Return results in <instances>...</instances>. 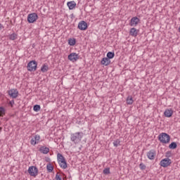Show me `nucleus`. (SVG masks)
I'll list each match as a JSON object with an SVG mask.
<instances>
[{
	"label": "nucleus",
	"instance_id": "nucleus-1",
	"mask_svg": "<svg viewBox=\"0 0 180 180\" xmlns=\"http://www.w3.org/2000/svg\"><path fill=\"white\" fill-rule=\"evenodd\" d=\"M82 137H84V132H75L70 134V141L74 143V144H79L82 140Z\"/></svg>",
	"mask_w": 180,
	"mask_h": 180
},
{
	"label": "nucleus",
	"instance_id": "nucleus-2",
	"mask_svg": "<svg viewBox=\"0 0 180 180\" xmlns=\"http://www.w3.org/2000/svg\"><path fill=\"white\" fill-rule=\"evenodd\" d=\"M158 140L160 143H162V144H168L171 141V136H169L167 133H162L159 134Z\"/></svg>",
	"mask_w": 180,
	"mask_h": 180
},
{
	"label": "nucleus",
	"instance_id": "nucleus-3",
	"mask_svg": "<svg viewBox=\"0 0 180 180\" xmlns=\"http://www.w3.org/2000/svg\"><path fill=\"white\" fill-rule=\"evenodd\" d=\"M28 174L31 176H34V178H36L37 175H39V169H37L35 166H31L28 168Z\"/></svg>",
	"mask_w": 180,
	"mask_h": 180
},
{
	"label": "nucleus",
	"instance_id": "nucleus-4",
	"mask_svg": "<svg viewBox=\"0 0 180 180\" xmlns=\"http://www.w3.org/2000/svg\"><path fill=\"white\" fill-rule=\"evenodd\" d=\"M27 70L32 72V71H36L37 70V62L36 60H31L27 64Z\"/></svg>",
	"mask_w": 180,
	"mask_h": 180
},
{
	"label": "nucleus",
	"instance_id": "nucleus-5",
	"mask_svg": "<svg viewBox=\"0 0 180 180\" xmlns=\"http://www.w3.org/2000/svg\"><path fill=\"white\" fill-rule=\"evenodd\" d=\"M37 19H39V16L36 13H32L31 14H29L27 16L28 23H34V22H36Z\"/></svg>",
	"mask_w": 180,
	"mask_h": 180
},
{
	"label": "nucleus",
	"instance_id": "nucleus-6",
	"mask_svg": "<svg viewBox=\"0 0 180 180\" xmlns=\"http://www.w3.org/2000/svg\"><path fill=\"white\" fill-rule=\"evenodd\" d=\"M68 58L70 61H72V63H75V61H78V60H79V55L77 53H71L68 55Z\"/></svg>",
	"mask_w": 180,
	"mask_h": 180
},
{
	"label": "nucleus",
	"instance_id": "nucleus-7",
	"mask_svg": "<svg viewBox=\"0 0 180 180\" xmlns=\"http://www.w3.org/2000/svg\"><path fill=\"white\" fill-rule=\"evenodd\" d=\"M8 94L11 98H13V99H16L19 95V91H18V89H12L8 91Z\"/></svg>",
	"mask_w": 180,
	"mask_h": 180
},
{
	"label": "nucleus",
	"instance_id": "nucleus-8",
	"mask_svg": "<svg viewBox=\"0 0 180 180\" xmlns=\"http://www.w3.org/2000/svg\"><path fill=\"white\" fill-rule=\"evenodd\" d=\"M171 164L172 161L169 158H165L160 161V166L163 167V168H167V167H169Z\"/></svg>",
	"mask_w": 180,
	"mask_h": 180
},
{
	"label": "nucleus",
	"instance_id": "nucleus-9",
	"mask_svg": "<svg viewBox=\"0 0 180 180\" xmlns=\"http://www.w3.org/2000/svg\"><path fill=\"white\" fill-rule=\"evenodd\" d=\"M77 27L79 30H86L88 29V24L82 20L79 22Z\"/></svg>",
	"mask_w": 180,
	"mask_h": 180
},
{
	"label": "nucleus",
	"instance_id": "nucleus-10",
	"mask_svg": "<svg viewBox=\"0 0 180 180\" xmlns=\"http://www.w3.org/2000/svg\"><path fill=\"white\" fill-rule=\"evenodd\" d=\"M156 155L155 150L152 149L147 153V157L149 160H155Z\"/></svg>",
	"mask_w": 180,
	"mask_h": 180
},
{
	"label": "nucleus",
	"instance_id": "nucleus-11",
	"mask_svg": "<svg viewBox=\"0 0 180 180\" xmlns=\"http://www.w3.org/2000/svg\"><path fill=\"white\" fill-rule=\"evenodd\" d=\"M140 22V20L137 17H133L131 19V22L129 23L130 26H137Z\"/></svg>",
	"mask_w": 180,
	"mask_h": 180
},
{
	"label": "nucleus",
	"instance_id": "nucleus-12",
	"mask_svg": "<svg viewBox=\"0 0 180 180\" xmlns=\"http://www.w3.org/2000/svg\"><path fill=\"white\" fill-rule=\"evenodd\" d=\"M172 115H174V110L172 109H166L164 112L165 117H172Z\"/></svg>",
	"mask_w": 180,
	"mask_h": 180
},
{
	"label": "nucleus",
	"instance_id": "nucleus-13",
	"mask_svg": "<svg viewBox=\"0 0 180 180\" xmlns=\"http://www.w3.org/2000/svg\"><path fill=\"white\" fill-rule=\"evenodd\" d=\"M39 151L42 154H49V153L50 152V148L46 146H41L39 148Z\"/></svg>",
	"mask_w": 180,
	"mask_h": 180
},
{
	"label": "nucleus",
	"instance_id": "nucleus-14",
	"mask_svg": "<svg viewBox=\"0 0 180 180\" xmlns=\"http://www.w3.org/2000/svg\"><path fill=\"white\" fill-rule=\"evenodd\" d=\"M67 6H68L70 11H72V9L77 6V3H75L74 1H68L67 3Z\"/></svg>",
	"mask_w": 180,
	"mask_h": 180
},
{
	"label": "nucleus",
	"instance_id": "nucleus-15",
	"mask_svg": "<svg viewBox=\"0 0 180 180\" xmlns=\"http://www.w3.org/2000/svg\"><path fill=\"white\" fill-rule=\"evenodd\" d=\"M130 36H133L134 37H136L137 34H139V30L136 28H131L129 31Z\"/></svg>",
	"mask_w": 180,
	"mask_h": 180
},
{
	"label": "nucleus",
	"instance_id": "nucleus-16",
	"mask_svg": "<svg viewBox=\"0 0 180 180\" xmlns=\"http://www.w3.org/2000/svg\"><path fill=\"white\" fill-rule=\"evenodd\" d=\"M102 65L108 66L110 64V59L109 58H103L101 60Z\"/></svg>",
	"mask_w": 180,
	"mask_h": 180
},
{
	"label": "nucleus",
	"instance_id": "nucleus-17",
	"mask_svg": "<svg viewBox=\"0 0 180 180\" xmlns=\"http://www.w3.org/2000/svg\"><path fill=\"white\" fill-rule=\"evenodd\" d=\"M57 160H58V163L59 164L60 162H63V161H65V158L63 157V154L58 153Z\"/></svg>",
	"mask_w": 180,
	"mask_h": 180
},
{
	"label": "nucleus",
	"instance_id": "nucleus-18",
	"mask_svg": "<svg viewBox=\"0 0 180 180\" xmlns=\"http://www.w3.org/2000/svg\"><path fill=\"white\" fill-rule=\"evenodd\" d=\"M60 168L63 169H67L68 165H67V160H63V162H60L58 163Z\"/></svg>",
	"mask_w": 180,
	"mask_h": 180
},
{
	"label": "nucleus",
	"instance_id": "nucleus-19",
	"mask_svg": "<svg viewBox=\"0 0 180 180\" xmlns=\"http://www.w3.org/2000/svg\"><path fill=\"white\" fill-rule=\"evenodd\" d=\"M176 147H178V144H176V142H172L169 145V148L170 150H175V148H176Z\"/></svg>",
	"mask_w": 180,
	"mask_h": 180
},
{
	"label": "nucleus",
	"instance_id": "nucleus-20",
	"mask_svg": "<svg viewBox=\"0 0 180 180\" xmlns=\"http://www.w3.org/2000/svg\"><path fill=\"white\" fill-rule=\"evenodd\" d=\"M41 72H47L49 71V65L47 64H44L41 68Z\"/></svg>",
	"mask_w": 180,
	"mask_h": 180
},
{
	"label": "nucleus",
	"instance_id": "nucleus-21",
	"mask_svg": "<svg viewBox=\"0 0 180 180\" xmlns=\"http://www.w3.org/2000/svg\"><path fill=\"white\" fill-rule=\"evenodd\" d=\"M133 102H134V101H133V97H131V96H129L127 98V105H133Z\"/></svg>",
	"mask_w": 180,
	"mask_h": 180
},
{
	"label": "nucleus",
	"instance_id": "nucleus-22",
	"mask_svg": "<svg viewBox=\"0 0 180 180\" xmlns=\"http://www.w3.org/2000/svg\"><path fill=\"white\" fill-rule=\"evenodd\" d=\"M6 112V110H5V108L0 107V117H4V116H5Z\"/></svg>",
	"mask_w": 180,
	"mask_h": 180
},
{
	"label": "nucleus",
	"instance_id": "nucleus-23",
	"mask_svg": "<svg viewBox=\"0 0 180 180\" xmlns=\"http://www.w3.org/2000/svg\"><path fill=\"white\" fill-rule=\"evenodd\" d=\"M75 43H77V40L75 39H70L68 40V44L70 46H75Z\"/></svg>",
	"mask_w": 180,
	"mask_h": 180
},
{
	"label": "nucleus",
	"instance_id": "nucleus-24",
	"mask_svg": "<svg viewBox=\"0 0 180 180\" xmlns=\"http://www.w3.org/2000/svg\"><path fill=\"white\" fill-rule=\"evenodd\" d=\"M115 57V52H110L109 51L108 53H107V58L109 59V60H112V58H113Z\"/></svg>",
	"mask_w": 180,
	"mask_h": 180
},
{
	"label": "nucleus",
	"instance_id": "nucleus-25",
	"mask_svg": "<svg viewBox=\"0 0 180 180\" xmlns=\"http://www.w3.org/2000/svg\"><path fill=\"white\" fill-rule=\"evenodd\" d=\"M10 40H16L18 39V34L13 33L9 36Z\"/></svg>",
	"mask_w": 180,
	"mask_h": 180
},
{
	"label": "nucleus",
	"instance_id": "nucleus-26",
	"mask_svg": "<svg viewBox=\"0 0 180 180\" xmlns=\"http://www.w3.org/2000/svg\"><path fill=\"white\" fill-rule=\"evenodd\" d=\"M46 168L49 172H53V170L54 169V167H53V165H51V163L47 165Z\"/></svg>",
	"mask_w": 180,
	"mask_h": 180
},
{
	"label": "nucleus",
	"instance_id": "nucleus-27",
	"mask_svg": "<svg viewBox=\"0 0 180 180\" xmlns=\"http://www.w3.org/2000/svg\"><path fill=\"white\" fill-rule=\"evenodd\" d=\"M103 173L104 174V175H109V174H110V168H105L103 171Z\"/></svg>",
	"mask_w": 180,
	"mask_h": 180
},
{
	"label": "nucleus",
	"instance_id": "nucleus-28",
	"mask_svg": "<svg viewBox=\"0 0 180 180\" xmlns=\"http://www.w3.org/2000/svg\"><path fill=\"white\" fill-rule=\"evenodd\" d=\"M113 146H114V147H118L119 146H120V140L117 139V140L114 141Z\"/></svg>",
	"mask_w": 180,
	"mask_h": 180
},
{
	"label": "nucleus",
	"instance_id": "nucleus-29",
	"mask_svg": "<svg viewBox=\"0 0 180 180\" xmlns=\"http://www.w3.org/2000/svg\"><path fill=\"white\" fill-rule=\"evenodd\" d=\"M40 109H41L40 105H34L33 110L34 112H39V110H40Z\"/></svg>",
	"mask_w": 180,
	"mask_h": 180
},
{
	"label": "nucleus",
	"instance_id": "nucleus-30",
	"mask_svg": "<svg viewBox=\"0 0 180 180\" xmlns=\"http://www.w3.org/2000/svg\"><path fill=\"white\" fill-rule=\"evenodd\" d=\"M139 168L140 169H141L142 171H144V169H146V168H147V167L146 166V165H144V163L141 162L139 165Z\"/></svg>",
	"mask_w": 180,
	"mask_h": 180
},
{
	"label": "nucleus",
	"instance_id": "nucleus-31",
	"mask_svg": "<svg viewBox=\"0 0 180 180\" xmlns=\"http://www.w3.org/2000/svg\"><path fill=\"white\" fill-rule=\"evenodd\" d=\"M30 143L32 146H36V144H38L37 141L34 138L31 139Z\"/></svg>",
	"mask_w": 180,
	"mask_h": 180
},
{
	"label": "nucleus",
	"instance_id": "nucleus-32",
	"mask_svg": "<svg viewBox=\"0 0 180 180\" xmlns=\"http://www.w3.org/2000/svg\"><path fill=\"white\" fill-rule=\"evenodd\" d=\"M34 139L37 141V143H39V141H40V136L39 135H35L34 137Z\"/></svg>",
	"mask_w": 180,
	"mask_h": 180
},
{
	"label": "nucleus",
	"instance_id": "nucleus-33",
	"mask_svg": "<svg viewBox=\"0 0 180 180\" xmlns=\"http://www.w3.org/2000/svg\"><path fill=\"white\" fill-rule=\"evenodd\" d=\"M9 105H11V108H13V105H15V101L12 100L9 101Z\"/></svg>",
	"mask_w": 180,
	"mask_h": 180
},
{
	"label": "nucleus",
	"instance_id": "nucleus-34",
	"mask_svg": "<svg viewBox=\"0 0 180 180\" xmlns=\"http://www.w3.org/2000/svg\"><path fill=\"white\" fill-rule=\"evenodd\" d=\"M56 180H63L61 179V178L60 177V176L58 175V173L56 174V177H55Z\"/></svg>",
	"mask_w": 180,
	"mask_h": 180
},
{
	"label": "nucleus",
	"instance_id": "nucleus-35",
	"mask_svg": "<svg viewBox=\"0 0 180 180\" xmlns=\"http://www.w3.org/2000/svg\"><path fill=\"white\" fill-rule=\"evenodd\" d=\"M4 29V25L0 24V30H2Z\"/></svg>",
	"mask_w": 180,
	"mask_h": 180
}]
</instances>
